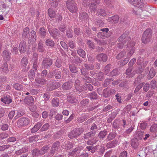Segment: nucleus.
I'll return each instance as SVG.
<instances>
[{"label":"nucleus","instance_id":"nucleus-1","mask_svg":"<svg viewBox=\"0 0 157 157\" xmlns=\"http://www.w3.org/2000/svg\"><path fill=\"white\" fill-rule=\"evenodd\" d=\"M137 63V64L139 65H141L142 63H143V67L144 68L146 66L148 62L147 61L144 62L142 59L139 58L138 59ZM143 71V69L142 68V65L140 66L139 67L138 70L137 72H135L134 71L131 72L132 71V67H129L126 72V74L127 75V77L129 78L133 77L136 73H141Z\"/></svg>","mask_w":157,"mask_h":157},{"label":"nucleus","instance_id":"nucleus-2","mask_svg":"<svg viewBox=\"0 0 157 157\" xmlns=\"http://www.w3.org/2000/svg\"><path fill=\"white\" fill-rule=\"evenodd\" d=\"M135 45V42L133 41H131L128 43L127 45V47L128 48L131 47V49L129 52H127L126 58H124L123 61L122 62L121 64H122V66H124L128 62L131 57L134 53L135 49L134 48H133V47Z\"/></svg>","mask_w":157,"mask_h":157},{"label":"nucleus","instance_id":"nucleus-3","mask_svg":"<svg viewBox=\"0 0 157 157\" xmlns=\"http://www.w3.org/2000/svg\"><path fill=\"white\" fill-rule=\"evenodd\" d=\"M152 35V31L151 29H147L144 33L141 39L142 42L147 44L151 41Z\"/></svg>","mask_w":157,"mask_h":157},{"label":"nucleus","instance_id":"nucleus-4","mask_svg":"<svg viewBox=\"0 0 157 157\" xmlns=\"http://www.w3.org/2000/svg\"><path fill=\"white\" fill-rule=\"evenodd\" d=\"M66 6L68 10L72 13H75L77 10V6L73 0H67Z\"/></svg>","mask_w":157,"mask_h":157},{"label":"nucleus","instance_id":"nucleus-5","mask_svg":"<svg viewBox=\"0 0 157 157\" xmlns=\"http://www.w3.org/2000/svg\"><path fill=\"white\" fill-rule=\"evenodd\" d=\"M127 35L125 33L123 34L118 39L117 46L119 48H121L123 47L124 44L126 43L127 39H130L129 38L127 37Z\"/></svg>","mask_w":157,"mask_h":157},{"label":"nucleus","instance_id":"nucleus-6","mask_svg":"<svg viewBox=\"0 0 157 157\" xmlns=\"http://www.w3.org/2000/svg\"><path fill=\"white\" fill-rule=\"evenodd\" d=\"M128 2L135 6L142 8L144 6V3L143 0H128Z\"/></svg>","mask_w":157,"mask_h":157},{"label":"nucleus","instance_id":"nucleus-7","mask_svg":"<svg viewBox=\"0 0 157 157\" xmlns=\"http://www.w3.org/2000/svg\"><path fill=\"white\" fill-rule=\"evenodd\" d=\"M52 63V60L50 58H45L43 61L42 66L44 68H47L50 67Z\"/></svg>","mask_w":157,"mask_h":157},{"label":"nucleus","instance_id":"nucleus-8","mask_svg":"<svg viewBox=\"0 0 157 157\" xmlns=\"http://www.w3.org/2000/svg\"><path fill=\"white\" fill-rule=\"evenodd\" d=\"M81 133L79 129H75L69 134L68 136L70 138H73L80 135Z\"/></svg>","mask_w":157,"mask_h":157},{"label":"nucleus","instance_id":"nucleus-9","mask_svg":"<svg viewBox=\"0 0 157 157\" xmlns=\"http://www.w3.org/2000/svg\"><path fill=\"white\" fill-rule=\"evenodd\" d=\"M82 149L83 147H78L75 148L71 151L70 150V151L68 152V155H76L77 156L79 153L80 151Z\"/></svg>","mask_w":157,"mask_h":157},{"label":"nucleus","instance_id":"nucleus-10","mask_svg":"<svg viewBox=\"0 0 157 157\" xmlns=\"http://www.w3.org/2000/svg\"><path fill=\"white\" fill-rule=\"evenodd\" d=\"M1 101L6 104H9L12 101L11 97L9 95H6L1 98Z\"/></svg>","mask_w":157,"mask_h":157},{"label":"nucleus","instance_id":"nucleus-11","mask_svg":"<svg viewBox=\"0 0 157 157\" xmlns=\"http://www.w3.org/2000/svg\"><path fill=\"white\" fill-rule=\"evenodd\" d=\"M3 56L5 59L7 61H8L11 56L10 52L8 50H5L3 52Z\"/></svg>","mask_w":157,"mask_h":157},{"label":"nucleus","instance_id":"nucleus-12","mask_svg":"<svg viewBox=\"0 0 157 157\" xmlns=\"http://www.w3.org/2000/svg\"><path fill=\"white\" fill-rule=\"evenodd\" d=\"M99 2V0H91L90 1L91 2V5L89 6V8L90 10H92L94 11L96 9V4H98Z\"/></svg>","mask_w":157,"mask_h":157},{"label":"nucleus","instance_id":"nucleus-13","mask_svg":"<svg viewBox=\"0 0 157 157\" xmlns=\"http://www.w3.org/2000/svg\"><path fill=\"white\" fill-rule=\"evenodd\" d=\"M24 101L25 103L29 105H32L34 102V100L32 96L26 97L24 99Z\"/></svg>","mask_w":157,"mask_h":157},{"label":"nucleus","instance_id":"nucleus-14","mask_svg":"<svg viewBox=\"0 0 157 157\" xmlns=\"http://www.w3.org/2000/svg\"><path fill=\"white\" fill-rule=\"evenodd\" d=\"M97 59L100 61L106 62L107 59L106 55L104 54H101L98 55L96 57Z\"/></svg>","mask_w":157,"mask_h":157},{"label":"nucleus","instance_id":"nucleus-15","mask_svg":"<svg viewBox=\"0 0 157 157\" xmlns=\"http://www.w3.org/2000/svg\"><path fill=\"white\" fill-rule=\"evenodd\" d=\"M42 125L41 122H38L31 129V132L32 133H35L37 132Z\"/></svg>","mask_w":157,"mask_h":157},{"label":"nucleus","instance_id":"nucleus-16","mask_svg":"<svg viewBox=\"0 0 157 157\" xmlns=\"http://www.w3.org/2000/svg\"><path fill=\"white\" fill-rule=\"evenodd\" d=\"M118 144L119 142L117 140H114L108 143L107 144L106 146L108 148H111L115 147Z\"/></svg>","mask_w":157,"mask_h":157},{"label":"nucleus","instance_id":"nucleus-17","mask_svg":"<svg viewBox=\"0 0 157 157\" xmlns=\"http://www.w3.org/2000/svg\"><path fill=\"white\" fill-rule=\"evenodd\" d=\"M30 122L29 120L25 117H22L20 119V126H24L28 125Z\"/></svg>","mask_w":157,"mask_h":157},{"label":"nucleus","instance_id":"nucleus-18","mask_svg":"<svg viewBox=\"0 0 157 157\" xmlns=\"http://www.w3.org/2000/svg\"><path fill=\"white\" fill-rule=\"evenodd\" d=\"M129 50L127 51H125L124 50L122 51L117 56V58L118 59H120L123 57H126L127 55V52H129L130 50L131 47L128 48Z\"/></svg>","mask_w":157,"mask_h":157},{"label":"nucleus","instance_id":"nucleus-19","mask_svg":"<svg viewBox=\"0 0 157 157\" xmlns=\"http://www.w3.org/2000/svg\"><path fill=\"white\" fill-rule=\"evenodd\" d=\"M36 36L35 32L34 30L31 31L30 34L29 38L31 37V39H29V42L31 43V42H34L36 40Z\"/></svg>","mask_w":157,"mask_h":157},{"label":"nucleus","instance_id":"nucleus-20","mask_svg":"<svg viewBox=\"0 0 157 157\" xmlns=\"http://www.w3.org/2000/svg\"><path fill=\"white\" fill-rule=\"evenodd\" d=\"M72 82L71 81L65 82L62 86V88L63 90H67L70 89L72 86Z\"/></svg>","mask_w":157,"mask_h":157},{"label":"nucleus","instance_id":"nucleus-21","mask_svg":"<svg viewBox=\"0 0 157 157\" xmlns=\"http://www.w3.org/2000/svg\"><path fill=\"white\" fill-rule=\"evenodd\" d=\"M60 146V143L59 142H55L53 144L51 149V152L53 153L55 151H57Z\"/></svg>","mask_w":157,"mask_h":157},{"label":"nucleus","instance_id":"nucleus-22","mask_svg":"<svg viewBox=\"0 0 157 157\" xmlns=\"http://www.w3.org/2000/svg\"><path fill=\"white\" fill-rule=\"evenodd\" d=\"M0 68L2 69V71L5 73H7L9 71L8 64L6 62L3 63Z\"/></svg>","mask_w":157,"mask_h":157},{"label":"nucleus","instance_id":"nucleus-23","mask_svg":"<svg viewBox=\"0 0 157 157\" xmlns=\"http://www.w3.org/2000/svg\"><path fill=\"white\" fill-rule=\"evenodd\" d=\"M49 32L51 35L54 38H56L58 34L57 30L56 29H53L51 30L50 28H48Z\"/></svg>","mask_w":157,"mask_h":157},{"label":"nucleus","instance_id":"nucleus-24","mask_svg":"<svg viewBox=\"0 0 157 157\" xmlns=\"http://www.w3.org/2000/svg\"><path fill=\"white\" fill-rule=\"evenodd\" d=\"M34 57L32 58L33 62H34L33 65V68L35 70H37V54H35L33 55Z\"/></svg>","mask_w":157,"mask_h":157},{"label":"nucleus","instance_id":"nucleus-25","mask_svg":"<svg viewBox=\"0 0 157 157\" xmlns=\"http://www.w3.org/2000/svg\"><path fill=\"white\" fill-rule=\"evenodd\" d=\"M20 45L21 46L20 48V53L24 52L26 49V43L25 41H23L20 43Z\"/></svg>","mask_w":157,"mask_h":157},{"label":"nucleus","instance_id":"nucleus-26","mask_svg":"<svg viewBox=\"0 0 157 157\" xmlns=\"http://www.w3.org/2000/svg\"><path fill=\"white\" fill-rule=\"evenodd\" d=\"M155 75V72L154 69L153 68L150 69L149 74L148 75V78L149 79L152 78Z\"/></svg>","mask_w":157,"mask_h":157},{"label":"nucleus","instance_id":"nucleus-27","mask_svg":"<svg viewBox=\"0 0 157 157\" xmlns=\"http://www.w3.org/2000/svg\"><path fill=\"white\" fill-rule=\"evenodd\" d=\"M110 89L106 88L103 90V96L105 98H107L110 95Z\"/></svg>","mask_w":157,"mask_h":157},{"label":"nucleus","instance_id":"nucleus-28","mask_svg":"<svg viewBox=\"0 0 157 157\" xmlns=\"http://www.w3.org/2000/svg\"><path fill=\"white\" fill-rule=\"evenodd\" d=\"M35 75V73L33 70H31L29 73L28 76L30 80L33 81Z\"/></svg>","mask_w":157,"mask_h":157},{"label":"nucleus","instance_id":"nucleus-29","mask_svg":"<svg viewBox=\"0 0 157 157\" xmlns=\"http://www.w3.org/2000/svg\"><path fill=\"white\" fill-rule=\"evenodd\" d=\"M95 134V132H91L86 134L84 136V138L86 139H89L90 137L94 136Z\"/></svg>","mask_w":157,"mask_h":157},{"label":"nucleus","instance_id":"nucleus-30","mask_svg":"<svg viewBox=\"0 0 157 157\" xmlns=\"http://www.w3.org/2000/svg\"><path fill=\"white\" fill-rule=\"evenodd\" d=\"M46 44L48 46L52 47L54 46V42L51 40L48 39L45 42Z\"/></svg>","mask_w":157,"mask_h":157},{"label":"nucleus","instance_id":"nucleus-31","mask_svg":"<svg viewBox=\"0 0 157 157\" xmlns=\"http://www.w3.org/2000/svg\"><path fill=\"white\" fill-rule=\"evenodd\" d=\"M48 12L50 17L51 18H54L56 14L53 10L51 8H49L48 9Z\"/></svg>","mask_w":157,"mask_h":157},{"label":"nucleus","instance_id":"nucleus-32","mask_svg":"<svg viewBox=\"0 0 157 157\" xmlns=\"http://www.w3.org/2000/svg\"><path fill=\"white\" fill-rule=\"evenodd\" d=\"M49 147L47 146L43 147L40 150H39L40 154L42 155L46 152Z\"/></svg>","mask_w":157,"mask_h":157},{"label":"nucleus","instance_id":"nucleus-33","mask_svg":"<svg viewBox=\"0 0 157 157\" xmlns=\"http://www.w3.org/2000/svg\"><path fill=\"white\" fill-rule=\"evenodd\" d=\"M32 154L33 157H38L39 155L40 154L39 150L37 149H34L32 151Z\"/></svg>","mask_w":157,"mask_h":157},{"label":"nucleus","instance_id":"nucleus-34","mask_svg":"<svg viewBox=\"0 0 157 157\" xmlns=\"http://www.w3.org/2000/svg\"><path fill=\"white\" fill-rule=\"evenodd\" d=\"M78 53L81 57H84L86 56V53L85 51L82 49H79L78 51Z\"/></svg>","mask_w":157,"mask_h":157},{"label":"nucleus","instance_id":"nucleus-35","mask_svg":"<svg viewBox=\"0 0 157 157\" xmlns=\"http://www.w3.org/2000/svg\"><path fill=\"white\" fill-rule=\"evenodd\" d=\"M52 105L54 107H57L59 105V99L57 98H53L52 101Z\"/></svg>","mask_w":157,"mask_h":157},{"label":"nucleus","instance_id":"nucleus-36","mask_svg":"<svg viewBox=\"0 0 157 157\" xmlns=\"http://www.w3.org/2000/svg\"><path fill=\"white\" fill-rule=\"evenodd\" d=\"M79 81L78 80H77L75 81V86L76 89L79 91H84V90L81 89H80L78 86L79 84Z\"/></svg>","mask_w":157,"mask_h":157},{"label":"nucleus","instance_id":"nucleus-37","mask_svg":"<svg viewBox=\"0 0 157 157\" xmlns=\"http://www.w3.org/2000/svg\"><path fill=\"white\" fill-rule=\"evenodd\" d=\"M107 134V132L105 131H101L99 134L98 136L100 138H104Z\"/></svg>","mask_w":157,"mask_h":157},{"label":"nucleus","instance_id":"nucleus-38","mask_svg":"<svg viewBox=\"0 0 157 157\" xmlns=\"http://www.w3.org/2000/svg\"><path fill=\"white\" fill-rule=\"evenodd\" d=\"M97 95L95 92L90 93L89 94V97L91 99H96L97 98Z\"/></svg>","mask_w":157,"mask_h":157},{"label":"nucleus","instance_id":"nucleus-39","mask_svg":"<svg viewBox=\"0 0 157 157\" xmlns=\"http://www.w3.org/2000/svg\"><path fill=\"white\" fill-rule=\"evenodd\" d=\"M29 33V29L28 27H26L23 30V36L26 37L27 36Z\"/></svg>","mask_w":157,"mask_h":157},{"label":"nucleus","instance_id":"nucleus-40","mask_svg":"<svg viewBox=\"0 0 157 157\" xmlns=\"http://www.w3.org/2000/svg\"><path fill=\"white\" fill-rule=\"evenodd\" d=\"M39 33L43 37H44L46 34V31L44 27L41 28L39 31Z\"/></svg>","mask_w":157,"mask_h":157},{"label":"nucleus","instance_id":"nucleus-41","mask_svg":"<svg viewBox=\"0 0 157 157\" xmlns=\"http://www.w3.org/2000/svg\"><path fill=\"white\" fill-rule=\"evenodd\" d=\"M9 136L8 133L6 132H3L0 134V140L6 138Z\"/></svg>","mask_w":157,"mask_h":157},{"label":"nucleus","instance_id":"nucleus-42","mask_svg":"<svg viewBox=\"0 0 157 157\" xmlns=\"http://www.w3.org/2000/svg\"><path fill=\"white\" fill-rule=\"evenodd\" d=\"M49 127V125L48 123L44 124L40 128L41 131H43L47 130Z\"/></svg>","mask_w":157,"mask_h":157},{"label":"nucleus","instance_id":"nucleus-43","mask_svg":"<svg viewBox=\"0 0 157 157\" xmlns=\"http://www.w3.org/2000/svg\"><path fill=\"white\" fill-rule=\"evenodd\" d=\"M87 14L85 12H81L79 14V18L81 19H85L86 18Z\"/></svg>","mask_w":157,"mask_h":157},{"label":"nucleus","instance_id":"nucleus-44","mask_svg":"<svg viewBox=\"0 0 157 157\" xmlns=\"http://www.w3.org/2000/svg\"><path fill=\"white\" fill-rule=\"evenodd\" d=\"M36 82L41 84H44L46 82V81L44 79H36Z\"/></svg>","mask_w":157,"mask_h":157},{"label":"nucleus","instance_id":"nucleus-45","mask_svg":"<svg viewBox=\"0 0 157 157\" xmlns=\"http://www.w3.org/2000/svg\"><path fill=\"white\" fill-rule=\"evenodd\" d=\"M115 136V134L113 133H110L107 136V139L110 140L113 139Z\"/></svg>","mask_w":157,"mask_h":157},{"label":"nucleus","instance_id":"nucleus-46","mask_svg":"<svg viewBox=\"0 0 157 157\" xmlns=\"http://www.w3.org/2000/svg\"><path fill=\"white\" fill-rule=\"evenodd\" d=\"M10 147V145L7 144L0 146V151H3L5 149H8Z\"/></svg>","mask_w":157,"mask_h":157},{"label":"nucleus","instance_id":"nucleus-47","mask_svg":"<svg viewBox=\"0 0 157 157\" xmlns=\"http://www.w3.org/2000/svg\"><path fill=\"white\" fill-rule=\"evenodd\" d=\"M21 62L23 66H25L28 63L27 58L26 57H23L22 59Z\"/></svg>","mask_w":157,"mask_h":157},{"label":"nucleus","instance_id":"nucleus-48","mask_svg":"<svg viewBox=\"0 0 157 157\" xmlns=\"http://www.w3.org/2000/svg\"><path fill=\"white\" fill-rule=\"evenodd\" d=\"M69 67L72 73H76L77 72V69L75 66L70 65Z\"/></svg>","mask_w":157,"mask_h":157},{"label":"nucleus","instance_id":"nucleus-49","mask_svg":"<svg viewBox=\"0 0 157 157\" xmlns=\"http://www.w3.org/2000/svg\"><path fill=\"white\" fill-rule=\"evenodd\" d=\"M111 19L113 20V21L114 23H116L119 20V17L118 16L115 15L113 16Z\"/></svg>","mask_w":157,"mask_h":157},{"label":"nucleus","instance_id":"nucleus-50","mask_svg":"<svg viewBox=\"0 0 157 157\" xmlns=\"http://www.w3.org/2000/svg\"><path fill=\"white\" fill-rule=\"evenodd\" d=\"M16 140V138L14 137H11L6 140L8 142H14Z\"/></svg>","mask_w":157,"mask_h":157},{"label":"nucleus","instance_id":"nucleus-51","mask_svg":"<svg viewBox=\"0 0 157 157\" xmlns=\"http://www.w3.org/2000/svg\"><path fill=\"white\" fill-rule=\"evenodd\" d=\"M98 13L99 15L102 16H105L106 13L105 11L102 10H100L98 11Z\"/></svg>","mask_w":157,"mask_h":157},{"label":"nucleus","instance_id":"nucleus-52","mask_svg":"<svg viewBox=\"0 0 157 157\" xmlns=\"http://www.w3.org/2000/svg\"><path fill=\"white\" fill-rule=\"evenodd\" d=\"M60 74L61 72L60 71H56V72L55 74V75L56 78L57 79L60 78L61 77Z\"/></svg>","mask_w":157,"mask_h":157},{"label":"nucleus","instance_id":"nucleus-53","mask_svg":"<svg viewBox=\"0 0 157 157\" xmlns=\"http://www.w3.org/2000/svg\"><path fill=\"white\" fill-rule=\"evenodd\" d=\"M157 124H154L152 125L150 128V130L151 132H154L157 129Z\"/></svg>","mask_w":157,"mask_h":157},{"label":"nucleus","instance_id":"nucleus-54","mask_svg":"<svg viewBox=\"0 0 157 157\" xmlns=\"http://www.w3.org/2000/svg\"><path fill=\"white\" fill-rule=\"evenodd\" d=\"M5 113V111L3 108H0V118L2 117Z\"/></svg>","mask_w":157,"mask_h":157},{"label":"nucleus","instance_id":"nucleus-55","mask_svg":"<svg viewBox=\"0 0 157 157\" xmlns=\"http://www.w3.org/2000/svg\"><path fill=\"white\" fill-rule=\"evenodd\" d=\"M6 77L4 76L0 77V82L2 84L3 83L6 81Z\"/></svg>","mask_w":157,"mask_h":157},{"label":"nucleus","instance_id":"nucleus-56","mask_svg":"<svg viewBox=\"0 0 157 157\" xmlns=\"http://www.w3.org/2000/svg\"><path fill=\"white\" fill-rule=\"evenodd\" d=\"M110 68V65L109 64H108L104 68V70L105 71V73L106 74H108Z\"/></svg>","mask_w":157,"mask_h":157},{"label":"nucleus","instance_id":"nucleus-57","mask_svg":"<svg viewBox=\"0 0 157 157\" xmlns=\"http://www.w3.org/2000/svg\"><path fill=\"white\" fill-rule=\"evenodd\" d=\"M61 61L59 59H58L55 63V65L57 67H60L61 66Z\"/></svg>","mask_w":157,"mask_h":157},{"label":"nucleus","instance_id":"nucleus-58","mask_svg":"<svg viewBox=\"0 0 157 157\" xmlns=\"http://www.w3.org/2000/svg\"><path fill=\"white\" fill-rule=\"evenodd\" d=\"M85 87L86 88V89H87L90 90H91L93 89V86H92L89 84H86Z\"/></svg>","mask_w":157,"mask_h":157},{"label":"nucleus","instance_id":"nucleus-59","mask_svg":"<svg viewBox=\"0 0 157 157\" xmlns=\"http://www.w3.org/2000/svg\"><path fill=\"white\" fill-rule=\"evenodd\" d=\"M136 59L135 58L132 59L128 63L129 67H132L136 62Z\"/></svg>","mask_w":157,"mask_h":157},{"label":"nucleus","instance_id":"nucleus-60","mask_svg":"<svg viewBox=\"0 0 157 157\" xmlns=\"http://www.w3.org/2000/svg\"><path fill=\"white\" fill-rule=\"evenodd\" d=\"M127 153L126 151H123L121 152L120 155L119 157H127Z\"/></svg>","mask_w":157,"mask_h":157},{"label":"nucleus","instance_id":"nucleus-61","mask_svg":"<svg viewBox=\"0 0 157 157\" xmlns=\"http://www.w3.org/2000/svg\"><path fill=\"white\" fill-rule=\"evenodd\" d=\"M149 88V85L147 83H146L144 86L143 87L144 90L145 91H147Z\"/></svg>","mask_w":157,"mask_h":157},{"label":"nucleus","instance_id":"nucleus-62","mask_svg":"<svg viewBox=\"0 0 157 157\" xmlns=\"http://www.w3.org/2000/svg\"><path fill=\"white\" fill-rule=\"evenodd\" d=\"M42 43L39 42L38 44V50L40 52H42L44 50Z\"/></svg>","mask_w":157,"mask_h":157},{"label":"nucleus","instance_id":"nucleus-63","mask_svg":"<svg viewBox=\"0 0 157 157\" xmlns=\"http://www.w3.org/2000/svg\"><path fill=\"white\" fill-rule=\"evenodd\" d=\"M87 44L90 48H94V44L90 40H88L87 41Z\"/></svg>","mask_w":157,"mask_h":157},{"label":"nucleus","instance_id":"nucleus-64","mask_svg":"<svg viewBox=\"0 0 157 157\" xmlns=\"http://www.w3.org/2000/svg\"><path fill=\"white\" fill-rule=\"evenodd\" d=\"M118 74L117 71V70H114L110 73V75L111 76H113L117 75Z\"/></svg>","mask_w":157,"mask_h":157}]
</instances>
